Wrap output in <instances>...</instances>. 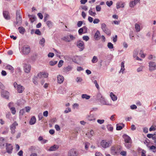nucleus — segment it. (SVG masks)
Returning <instances> with one entry per match:
<instances>
[{
	"label": "nucleus",
	"mask_w": 156,
	"mask_h": 156,
	"mask_svg": "<svg viewBox=\"0 0 156 156\" xmlns=\"http://www.w3.org/2000/svg\"><path fill=\"white\" fill-rule=\"evenodd\" d=\"M22 22V19L21 16L20 15V12L19 11H17L16 12V21L14 22V25L15 27H17L21 25Z\"/></svg>",
	"instance_id": "1"
},
{
	"label": "nucleus",
	"mask_w": 156,
	"mask_h": 156,
	"mask_svg": "<svg viewBox=\"0 0 156 156\" xmlns=\"http://www.w3.org/2000/svg\"><path fill=\"white\" fill-rule=\"evenodd\" d=\"M121 149V146L119 145L112 146L111 150V153L114 155H117L120 152Z\"/></svg>",
	"instance_id": "2"
},
{
	"label": "nucleus",
	"mask_w": 156,
	"mask_h": 156,
	"mask_svg": "<svg viewBox=\"0 0 156 156\" xmlns=\"http://www.w3.org/2000/svg\"><path fill=\"white\" fill-rule=\"evenodd\" d=\"M30 47L27 45H24L22 48L20 52L24 55L28 54L30 52Z\"/></svg>",
	"instance_id": "3"
},
{
	"label": "nucleus",
	"mask_w": 156,
	"mask_h": 156,
	"mask_svg": "<svg viewBox=\"0 0 156 156\" xmlns=\"http://www.w3.org/2000/svg\"><path fill=\"white\" fill-rule=\"evenodd\" d=\"M14 86L17 90L18 92L19 93H22L25 89L23 86L20 84H18L16 82L14 83Z\"/></svg>",
	"instance_id": "4"
},
{
	"label": "nucleus",
	"mask_w": 156,
	"mask_h": 156,
	"mask_svg": "<svg viewBox=\"0 0 156 156\" xmlns=\"http://www.w3.org/2000/svg\"><path fill=\"white\" fill-rule=\"evenodd\" d=\"M101 28L103 31L107 35L110 36L111 34V31L107 28L105 24L102 23L101 24Z\"/></svg>",
	"instance_id": "5"
},
{
	"label": "nucleus",
	"mask_w": 156,
	"mask_h": 156,
	"mask_svg": "<svg viewBox=\"0 0 156 156\" xmlns=\"http://www.w3.org/2000/svg\"><path fill=\"white\" fill-rule=\"evenodd\" d=\"M112 142V140L107 141L106 140H102L101 142V146L104 148H105L109 147Z\"/></svg>",
	"instance_id": "6"
},
{
	"label": "nucleus",
	"mask_w": 156,
	"mask_h": 156,
	"mask_svg": "<svg viewBox=\"0 0 156 156\" xmlns=\"http://www.w3.org/2000/svg\"><path fill=\"white\" fill-rule=\"evenodd\" d=\"M62 39L63 40L69 42L75 40L76 39V37L73 35L69 34L63 37Z\"/></svg>",
	"instance_id": "7"
},
{
	"label": "nucleus",
	"mask_w": 156,
	"mask_h": 156,
	"mask_svg": "<svg viewBox=\"0 0 156 156\" xmlns=\"http://www.w3.org/2000/svg\"><path fill=\"white\" fill-rule=\"evenodd\" d=\"M18 126V123L16 121L14 122L10 126V129L11 131V133L14 134L15 132V129L16 126Z\"/></svg>",
	"instance_id": "8"
},
{
	"label": "nucleus",
	"mask_w": 156,
	"mask_h": 156,
	"mask_svg": "<svg viewBox=\"0 0 156 156\" xmlns=\"http://www.w3.org/2000/svg\"><path fill=\"white\" fill-rule=\"evenodd\" d=\"M6 147L7 152L9 154H11L13 149L12 145L10 144H6Z\"/></svg>",
	"instance_id": "9"
},
{
	"label": "nucleus",
	"mask_w": 156,
	"mask_h": 156,
	"mask_svg": "<svg viewBox=\"0 0 156 156\" xmlns=\"http://www.w3.org/2000/svg\"><path fill=\"white\" fill-rule=\"evenodd\" d=\"M9 93L7 91L2 90L1 91L2 96L6 99H9Z\"/></svg>",
	"instance_id": "10"
},
{
	"label": "nucleus",
	"mask_w": 156,
	"mask_h": 156,
	"mask_svg": "<svg viewBox=\"0 0 156 156\" xmlns=\"http://www.w3.org/2000/svg\"><path fill=\"white\" fill-rule=\"evenodd\" d=\"M78 153L74 149L71 150L68 152V156H77Z\"/></svg>",
	"instance_id": "11"
},
{
	"label": "nucleus",
	"mask_w": 156,
	"mask_h": 156,
	"mask_svg": "<svg viewBox=\"0 0 156 156\" xmlns=\"http://www.w3.org/2000/svg\"><path fill=\"white\" fill-rule=\"evenodd\" d=\"M149 70L152 71L156 69V64L155 62H151L149 63Z\"/></svg>",
	"instance_id": "12"
},
{
	"label": "nucleus",
	"mask_w": 156,
	"mask_h": 156,
	"mask_svg": "<svg viewBox=\"0 0 156 156\" xmlns=\"http://www.w3.org/2000/svg\"><path fill=\"white\" fill-rule=\"evenodd\" d=\"M31 69V66L29 64H25L24 66V71L25 72L28 73L30 72Z\"/></svg>",
	"instance_id": "13"
},
{
	"label": "nucleus",
	"mask_w": 156,
	"mask_h": 156,
	"mask_svg": "<svg viewBox=\"0 0 156 156\" xmlns=\"http://www.w3.org/2000/svg\"><path fill=\"white\" fill-rule=\"evenodd\" d=\"M125 3L122 1L118 2L116 4V8L118 9L120 8H123L125 5Z\"/></svg>",
	"instance_id": "14"
},
{
	"label": "nucleus",
	"mask_w": 156,
	"mask_h": 156,
	"mask_svg": "<svg viewBox=\"0 0 156 156\" xmlns=\"http://www.w3.org/2000/svg\"><path fill=\"white\" fill-rule=\"evenodd\" d=\"M3 15L4 18L6 20H9L10 18L9 13L8 11H4L3 12Z\"/></svg>",
	"instance_id": "15"
},
{
	"label": "nucleus",
	"mask_w": 156,
	"mask_h": 156,
	"mask_svg": "<svg viewBox=\"0 0 156 156\" xmlns=\"http://www.w3.org/2000/svg\"><path fill=\"white\" fill-rule=\"evenodd\" d=\"M57 82L58 83H62L64 81V78L63 76L61 75H59L57 77Z\"/></svg>",
	"instance_id": "16"
},
{
	"label": "nucleus",
	"mask_w": 156,
	"mask_h": 156,
	"mask_svg": "<svg viewBox=\"0 0 156 156\" xmlns=\"http://www.w3.org/2000/svg\"><path fill=\"white\" fill-rule=\"evenodd\" d=\"M6 144V141L3 137L0 138V147L1 148H3L5 144Z\"/></svg>",
	"instance_id": "17"
},
{
	"label": "nucleus",
	"mask_w": 156,
	"mask_h": 156,
	"mask_svg": "<svg viewBox=\"0 0 156 156\" xmlns=\"http://www.w3.org/2000/svg\"><path fill=\"white\" fill-rule=\"evenodd\" d=\"M77 46L79 48L83 49L84 47V44L82 41H79L77 43Z\"/></svg>",
	"instance_id": "18"
},
{
	"label": "nucleus",
	"mask_w": 156,
	"mask_h": 156,
	"mask_svg": "<svg viewBox=\"0 0 156 156\" xmlns=\"http://www.w3.org/2000/svg\"><path fill=\"white\" fill-rule=\"evenodd\" d=\"M123 137L124 139L125 143H130L131 139L130 138L126 135H124Z\"/></svg>",
	"instance_id": "19"
},
{
	"label": "nucleus",
	"mask_w": 156,
	"mask_h": 156,
	"mask_svg": "<svg viewBox=\"0 0 156 156\" xmlns=\"http://www.w3.org/2000/svg\"><path fill=\"white\" fill-rule=\"evenodd\" d=\"M99 101L103 105H111V104L108 103L103 97L100 99Z\"/></svg>",
	"instance_id": "20"
},
{
	"label": "nucleus",
	"mask_w": 156,
	"mask_h": 156,
	"mask_svg": "<svg viewBox=\"0 0 156 156\" xmlns=\"http://www.w3.org/2000/svg\"><path fill=\"white\" fill-rule=\"evenodd\" d=\"M36 121V117L34 116L32 117L30 121L29 124L30 125H33L35 124Z\"/></svg>",
	"instance_id": "21"
},
{
	"label": "nucleus",
	"mask_w": 156,
	"mask_h": 156,
	"mask_svg": "<svg viewBox=\"0 0 156 156\" xmlns=\"http://www.w3.org/2000/svg\"><path fill=\"white\" fill-rule=\"evenodd\" d=\"M100 36V32L99 30H98L94 35V38L95 40H98L99 39Z\"/></svg>",
	"instance_id": "22"
},
{
	"label": "nucleus",
	"mask_w": 156,
	"mask_h": 156,
	"mask_svg": "<svg viewBox=\"0 0 156 156\" xmlns=\"http://www.w3.org/2000/svg\"><path fill=\"white\" fill-rule=\"evenodd\" d=\"M139 0H134L130 2L129 3V6L131 7H133L137 3L139 2Z\"/></svg>",
	"instance_id": "23"
},
{
	"label": "nucleus",
	"mask_w": 156,
	"mask_h": 156,
	"mask_svg": "<svg viewBox=\"0 0 156 156\" xmlns=\"http://www.w3.org/2000/svg\"><path fill=\"white\" fill-rule=\"evenodd\" d=\"M73 67L70 66H69L63 69V71L64 72L67 73L72 70Z\"/></svg>",
	"instance_id": "24"
},
{
	"label": "nucleus",
	"mask_w": 156,
	"mask_h": 156,
	"mask_svg": "<svg viewBox=\"0 0 156 156\" xmlns=\"http://www.w3.org/2000/svg\"><path fill=\"white\" fill-rule=\"evenodd\" d=\"M124 126L123 124H118L116 125V129L118 130H121Z\"/></svg>",
	"instance_id": "25"
},
{
	"label": "nucleus",
	"mask_w": 156,
	"mask_h": 156,
	"mask_svg": "<svg viewBox=\"0 0 156 156\" xmlns=\"http://www.w3.org/2000/svg\"><path fill=\"white\" fill-rule=\"evenodd\" d=\"M87 119L89 121H93L95 119V117L93 115L91 114L88 116L87 117Z\"/></svg>",
	"instance_id": "26"
},
{
	"label": "nucleus",
	"mask_w": 156,
	"mask_h": 156,
	"mask_svg": "<svg viewBox=\"0 0 156 156\" xmlns=\"http://www.w3.org/2000/svg\"><path fill=\"white\" fill-rule=\"evenodd\" d=\"M110 96L112 100L113 101H115L117 100V96L115 95L112 92H111L110 93Z\"/></svg>",
	"instance_id": "27"
},
{
	"label": "nucleus",
	"mask_w": 156,
	"mask_h": 156,
	"mask_svg": "<svg viewBox=\"0 0 156 156\" xmlns=\"http://www.w3.org/2000/svg\"><path fill=\"white\" fill-rule=\"evenodd\" d=\"M28 17L31 23L34 22L36 20V17L34 15H29Z\"/></svg>",
	"instance_id": "28"
},
{
	"label": "nucleus",
	"mask_w": 156,
	"mask_h": 156,
	"mask_svg": "<svg viewBox=\"0 0 156 156\" xmlns=\"http://www.w3.org/2000/svg\"><path fill=\"white\" fill-rule=\"evenodd\" d=\"M94 133V131L93 130H91L87 133L86 134V135L89 138H90L93 135Z\"/></svg>",
	"instance_id": "29"
},
{
	"label": "nucleus",
	"mask_w": 156,
	"mask_h": 156,
	"mask_svg": "<svg viewBox=\"0 0 156 156\" xmlns=\"http://www.w3.org/2000/svg\"><path fill=\"white\" fill-rule=\"evenodd\" d=\"M5 68L6 69L9 70L12 72H13L14 69L11 66L8 65L6 66Z\"/></svg>",
	"instance_id": "30"
},
{
	"label": "nucleus",
	"mask_w": 156,
	"mask_h": 156,
	"mask_svg": "<svg viewBox=\"0 0 156 156\" xmlns=\"http://www.w3.org/2000/svg\"><path fill=\"white\" fill-rule=\"evenodd\" d=\"M58 148V147L57 145H54L50 147L49 150L50 151H54L57 149Z\"/></svg>",
	"instance_id": "31"
},
{
	"label": "nucleus",
	"mask_w": 156,
	"mask_h": 156,
	"mask_svg": "<svg viewBox=\"0 0 156 156\" xmlns=\"http://www.w3.org/2000/svg\"><path fill=\"white\" fill-rule=\"evenodd\" d=\"M20 33L23 34L25 31V29L23 27H20L18 28Z\"/></svg>",
	"instance_id": "32"
},
{
	"label": "nucleus",
	"mask_w": 156,
	"mask_h": 156,
	"mask_svg": "<svg viewBox=\"0 0 156 156\" xmlns=\"http://www.w3.org/2000/svg\"><path fill=\"white\" fill-rule=\"evenodd\" d=\"M124 62H121V69L120 70V72H122V73H123L124 71L125 70L124 68Z\"/></svg>",
	"instance_id": "33"
},
{
	"label": "nucleus",
	"mask_w": 156,
	"mask_h": 156,
	"mask_svg": "<svg viewBox=\"0 0 156 156\" xmlns=\"http://www.w3.org/2000/svg\"><path fill=\"white\" fill-rule=\"evenodd\" d=\"M103 97L101 93H98L96 96V99L99 101Z\"/></svg>",
	"instance_id": "34"
},
{
	"label": "nucleus",
	"mask_w": 156,
	"mask_h": 156,
	"mask_svg": "<svg viewBox=\"0 0 156 156\" xmlns=\"http://www.w3.org/2000/svg\"><path fill=\"white\" fill-rule=\"evenodd\" d=\"M81 97L83 99H89L90 98V96L87 94H83L81 95Z\"/></svg>",
	"instance_id": "35"
},
{
	"label": "nucleus",
	"mask_w": 156,
	"mask_h": 156,
	"mask_svg": "<svg viewBox=\"0 0 156 156\" xmlns=\"http://www.w3.org/2000/svg\"><path fill=\"white\" fill-rule=\"evenodd\" d=\"M39 80L37 79L36 76H34L33 78V83L35 85L38 84V81Z\"/></svg>",
	"instance_id": "36"
},
{
	"label": "nucleus",
	"mask_w": 156,
	"mask_h": 156,
	"mask_svg": "<svg viewBox=\"0 0 156 156\" xmlns=\"http://www.w3.org/2000/svg\"><path fill=\"white\" fill-rule=\"evenodd\" d=\"M98 61V59L97 57L96 56H94L92 60V62L93 63H96Z\"/></svg>",
	"instance_id": "37"
},
{
	"label": "nucleus",
	"mask_w": 156,
	"mask_h": 156,
	"mask_svg": "<svg viewBox=\"0 0 156 156\" xmlns=\"http://www.w3.org/2000/svg\"><path fill=\"white\" fill-rule=\"evenodd\" d=\"M135 27L136 30V32H139L140 30V26L137 23H136L135 24Z\"/></svg>",
	"instance_id": "38"
},
{
	"label": "nucleus",
	"mask_w": 156,
	"mask_h": 156,
	"mask_svg": "<svg viewBox=\"0 0 156 156\" xmlns=\"http://www.w3.org/2000/svg\"><path fill=\"white\" fill-rule=\"evenodd\" d=\"M108 130L110 131H112L113 130V127L111 124H108L107 126Z\"/></svg>",
	"instance_id": "39"
},
{
	"label": "nucleus",
	"mask_w": 156,
	"mask_h": 156,
	"mask_svg": "<svg viewBox=\"0 0 156 156\" xmlns=\"http://www.w3.org/2000/svg\"><path fill=\"white\" fill-rule=\"evenodd\" d=\"M89 13L90 15L93 16H94L96 15V13L95 12H94L92 11L91 9H90L89 10Z\"/></svg>",
	"instance_id": "40"
},
{
	"label": "nucleus",
	"mask_w": 156,
	"mask_h": 156,
	"mask_svg": "<svg viewBox=\"0 0 156 156\" xmlns=\"http://www.w3.org/2000/svg\"><path fill=\"white\" fill-rule=\"evenodd\" d=\"M46 23L49 27H51L53 25V23L50 21H48L46 22Z\"/></svg>",
	"instance_id": "41"
},
{
	"label": "nucleus",
	"mask_w": 156,
	"mask_h": 156,
	"mask_svg": "<svg viewBox=\"0 0 156 156\" xmlns=\"http://www.w3.org/2000/svg\"><path fill=\"white\" fill-rule=\"evenodd\" d=\"M150 149L152 150L154 152H156V147L152 145L149 147Z\"/></svg>",
	"instance_id": "42"
},
{
	"label": "nucleus",
	"mask_w": 156,
	"mask_h": 156,
	"mask_svg": "<svg viewBox=\"0 0 156 156\" xmlns=\"http://www.w3.org/2000/svg\"><path fill=\"white\" fill-rule=\"evenodd\" d=\"M37 78L39 80L43 78L42 75V74L41 72H40L39 73H38L37 76H36Z\"/></svg>",
	"instance_id": "43"
},
{
	"label": "nucleus",
	"mask_w": 156,
	"mask_h": 156,
	"mask_svg": "<svg viewBox=\"0 0 156 156\" xmlns=\"http://www.w3.org/2000/svg\"><path fill=\"white\" fill-rule=\"evenodd\" d=\"M41 73L42 75L43 78H46L48 77V73L44 72H42Z\"/></svg>",
	"instance_id": "44"
},
{
	"label": "nucleus",
	"mask_w": 156,
	"mask_h": 156,
	"mask_svg": "<svg viewBox=\"0 0 156 156\" xmlns=\"http://www.w3.org/2000/svg\"><path fill=\"white\" fill-rule=\"evenodd\" d=\"M45 39L44 38H42L41 40L39 41V44L42 45L43 46H44V44L45 42Z\"/></svg>",
	"instance_id": "45"
},
{
	"label": "nucleus",
	"mask_w": 156,
	"mask_h": 156,
	"mask_svg": "<svg viewBox=\"0 0 156 156\" xmlns=\"http://www.w3.org/2000/svg\"><path fill=\"white\" fill-rule=\"evenodd\" d=\"M107 46L109 49H112L113 48V45L111 42H109Z\"/></svg>",
	"instance_id": "46"
},
{
	"label": "nucleus",
	"mask_w": 156,
	"mask_h": 156,
	"mask_svg": "<svg viewBox=\"0 0 156 156\" xmlns=\"http://www.w3.org/2000/svg\"><path fill=\"white\" fill-rule=\"evenodd\" d=\"M93 82L95 84L96 88L98 90H99V85L97 83V80H94Z\"/></svg>",
	"instance_id": "47"
},
{
	"label": "nucleus",
	"mask_w": 156,
	"mask_h": 156,
	"mask_svg": "<svg viewBox=\"0 0 156 156\" xmlns=\"http://www.w3.org/2000/svg\"><path fill=\"white\" fill-rule=\"evenodd\" d=\"M63 61L62 60H60L58 64V67H60L63 65Z\"/></svg>",
	"instance_id": "48"
},
{
	"label": "nucleus",
	"mask_w": 156,
	"mask_h": 156,
	"mask_svg": "<svg viewBox=\"0 0 156 156\" xmlns=\"http://www.w3.org/2000/svg\"><path fill=\"white\" fill-rule=\"evenodd\" d=\"M57 61H50L49 62V64L51 66H54L57 63Z\"/></svg>",
	"instance_id": "49"
},
{
	"label": "nucleus",
	"mask_w": 156,
	"mask_h": 156,
	"mask_svg": "<svg viewBox=\"0 0 156 156\" xmlns=\"http://www.w3.org/2000/svg\"><path fill=\"white\" fill-rule=\"evenodd\" d=\"M10 109L11 111V112L14 115L16 113V111L15 108L13 107L11 108Z\"/></svg>",
	"instance_id": "50"
},
{
	"label": "nucleus",
	"mask_w": 156,
	"mask_h": 156,
	"mask_svg": "<svg viewBox=\"0 0 156 156\" xmlns=\"http://www.w3.org/2000/svg\"><path fill=\"white\" fill-rule=\"evenodd\" d=\"M106 4L107 5L108 7H110L111 5H112L113 4V2L112 1H111L110 2L107 1L106 2Z\"/></svg>",
	"instance_id": "51"
},
{
	"label": "nucleus",
	"mask_w": 156,
	"mask_h": 156,
	"mask_svg": "<svg viewBox=\"0 0 156 156\" xmlns=\"http://www.w3.org/2000/svg\"><path fill=\"white\" fill-rule=\"evenodd\" d=\"M125 146L128 149L130 148L131 147V144L130 143H126Z\"/></svg>",
	"instance_id": "52"
},
{
	"label": "nucleus",
	"mask_w": 156,
	"mask_h": 156,
	"mask_svg": "<svg viewBox=\"0 0 156 156\" xmlns=\"http://www.w3.org/2000/svg\"><path fill=\"white\" fill-rule=\"evenodd\" d=\"M156 126H155V127L153 126H152L149 129V131H155L156 130Z\"/></svg>",
	"instance_id": "53"
},
{
	"label": "nucleus",
	"mask_w": 156,
	"mask_h": 156,
	"mask_svg": "<svg viewBox=\"0 0 156 156\" xmlns=\"http://www.w3.org/2000/svg\"><path fill=\"white\" fill-rule=\"evenodd\" d=\"M54 51L56 53V55H57V56H59V55L61 54V52L60 51H57V50L54 49Z\"/></svg>",
	"instance_id": "54"
},
{
	"label": "nucleus",
	"mask_w": 156,
	"mask_h": 156,
	"mask_svg": "<svg viewBox=\"0 0 156 156\" xmlns=\"http://www.w3.org/2000/svg\"><path fill=\"white\" fill-rule=\"evenodd\" d=\"M83 39L84 40L87 41L89 39V38L87 36H84L83 37Z\"/></svg>",
	"instance_id": "55"
},
{
	"label": "nucleus",
	"mask_w": 156,
	"mask_h": 156,
	"mask_svg": "<svg viewBox=\"0 0 156 156\" xmlns=\"http://www.w3.org/2000/svg\"><path fill=\"white\" fill-rule=\"evenodd\" d=\"M38 119L39 120H41L43 118V116L42 113H40L38 115Z\"/></svg>",
	"instance_id": "56"
},
{
	"label": "nucleus",
	"mask_w": 156,
	"mask_h": 156,
	"mask_svg": "<svg viewBox=\"0 0 156 156\" xmlns=\"http://www.w3.org/2000/svg\"><path fill=\"white\" fill-rule=\"evenodd\" d=\"M35 33L38 35H40L41 34L40 31L39 29H37L36 30Z\"/></svg>",
	"instance_id": "57"
},
{
	"label": "nucleus",
	"mask_w": 156,
	"mask_h": 156,
	"mask_svg": "<svg viewBox=\"0 0 156 156\" xmlns=\"http://www.w3.org/2000/svg\"><path fill=\"white\" fill-rule=\"evenodd\" d=\"M104 121H105L103 119H98L97 120L98 122L101 124H103Z\"/></svg>",
	"instance_id": "58"
},
{
	"label": "nucleus",
	"mask_w": 156,
	"mask_h": 156,
	"mask_svg": "<svg viewBox=\"0 0 156 156\" xmlns=\"http://www.w3.org/2000/svg\"><path fill=\"white\" fill-rule=\"evenodd\" d=\"M83 24V22L81 21H79L77 23V26L79 27H80Z\"/></svg>",
	"instance_id": "59"
},
{
	"label": "nucleus",
	"mask_w": 156,
	"mask_h": 156,
	"mask_svg": "<svg viewBox=\"0 0 156 156\" xmlns=\"http://www.w3.org/2000/svg\"><path fill=\"white\" fill-rule=\"evenodd\" d=\"M76 81L77 82H80L82 81V79L81 77H77L76 78Z\"/></svg>",
	"instance_id": "60"
},
{
	"label": "nucleus",
	"mask_w": 156,
	"mask_h": 156,
	"mask_svg": "<svg viewBox=\"0 0 156 156\" xmlns=\"http://www.w3.org/2000/svg\"><path fill=\"white\" fill-rule=\"evenodd\" d=\"M120 154L123 156H126V151H122L120 152Z\"/></svg>",
	"instance_id": "61"
},
{
	"label": "nucleus",
	"mask_w": 156,
	"mask_h": 156,
	"mask_svg": "<svg viewBox=\"0 0 156 156\" xmlns=\"http://www.w3.org/2000/svg\"><path fill=\"white\" fill-rule=\"evenodd\" d=\"M100 22V20L98 19H94V20L93 21V23L94 24H96Z\"/></svg>",
	"instance_id": "62"
},
{
	"label": "nucleus",
	"mask_w": 156,
	"mask_h": 156,
	"mask_svg": "<svg viewBox=\"0 0 156 156\" xmlns=\"http://www.w3.org/2000/svg\"><path fill=\"white\" fill-rule=\"evenodd\" d=\"M146 151L144 150H142L141 151V156H146Z\"/></svg>",
	"instance_id": "63"
},
{
	"label": "nucleus",
	"mask_w": 156,
	"mask_h": 156,
	"mask_svg": "<svg viewBox=\"0 0 156 156\" xmlns=\"http://www.w3.org/2000/svg\"><path fill=\"white\" fill-rule=\"evenodd\" d=\"M83 30L82 28H80L78 30V33L80 35H81L83 32Z\"/></svg>",
	"instance_id": "64"
}]
</instances>
